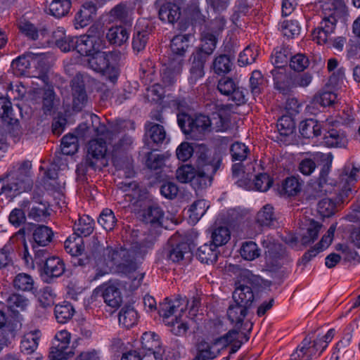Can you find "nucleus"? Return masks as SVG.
I'll return each mask as SVG.
<instances>
[{"label":"nucleus","mask_w":360,"mask_h":360,"mask_svg":"<svg viewBox=\"0 0 360 360\" xmlns=\"http://www.w3.org/2000/svg\"><path fill=\"white\" fill-rule=\"evenodd\" d=\"M102 295L106 304L112 308H118L122 302V297L119 288L113 285H108L104 289Z\"/></svg>","instance_id":"79ce46f5"},{"label":"nucleus","mask_w":360,"mask_h":360,"mask_svg":"<svg viewBox=\"0 0 360 360\" xmlns=\"http://www.w3.org/2000/svg\"><path fill=\"white\" fill-rule=\"evenodd\" d=\"M181 15V8L176 4L166 3L159 10V18L162 22L174 23Z\"/></svg>","instance_id":"e433bc0d"},{"label":"nucleus","mask_w":360,"mask_h":360,"mask_svg":"<svg viewBox=\"0 0 360 360\" xmlns=\"http://www.w3.org/2000/svg\"><path fill=\"white\" fill-rule=\"evenodd\" d=\"M96 12V3L85 1L81 9L75 14L74 25L76 29L87 26L91 21L93 15Z\"/></svg>","instance_id":"b1692460"},{"label":"nucleus","mask_w":360,"mask_h":360,"mask_svg":"<svg viewBox=\"0 0 360 360\" xmlns=\"http://www.w3.org/2000/svg\"><path fill=\"white\" fill-rule=\"evenodd\" d=\"M323 351H321L320 345L315 340L311 342V338L306 337L291 354L292 360H311L319 356Z\"/></svg>","instance_id":"f3484780"},{"label":"nucleus","mask_w":360,"mask_h":360,"mask_svg":"<svg viewBox=\"0 0 360 360\" xmlns=\"http://www.w3.org/2000/svg\"><path fill=\"white\" fill-rule=\"evenodd\" d=\"M95 229V221L89 215L80 216L73 226L74 234L82 238L90 236Z\"/></svg>","instance_id":"473e14b6"},{"label":"nucleus","mask_w":360,"mask_h":360,"mask_svg":"<svg viewBox=\"0 0 360 360\" xmlns=\"http://www.w3.org/2000/svg\"><path fill=\"white\" fill-rule=\"evenodd\" d=\"M124 245L122 247L106 248L107 259L115 271L132 278L135 272V238L131 236L128 238L127 232L122 235Z\"/></svg>","instance_id":"423d86ee"},{"label":"nucleus","mask_w":360,"mask_h":360,"mask_svg":"<svg viewBox=\"0 0 360 360\" xmlns=\"http://www.w3.org/2000/svg\"><path fill=\"white\" fill-rule=\"evenodd\" d=\"M329 8L332 12L323 17L319 27L331 34L335 30L338 19L346 12V6L343 0H332Z\"/></svg>","instance_id":"a211bd4d"},{"label":"nucleus","mask_w":360,"mask_h":360,"mask_svg":"<svg viewBox=\"0 0 360 360\" xmlns=\"http://www.w3.org/2000/svg\"><path fill=\"white\" fill-rule=\"evenodd\" d=\"M53 236L51 228L45 225H36L32 231L31 243L46 248L52 242Z\"/></svg>","instance_id":"bb28decb"},{"label":"nucleus","mask_w":360,"mask_h":360,"mask_svg":"<svg viewBox=\"0 0 360 360\" xmlns=\"http://www.w3.org/2000/svg\"><path fill=\"white\" fill-rule=\"evenodd\" d=\"M13 249L10 243H6L0 249V269H9L13 267L12 259Z\"/></svg>","instance_id":"69168bd1"},{"label":"nucleus","mask_w":360,"mask_h":360,"mask_svg":"<svg viewBox=\"0 0 360 360\" xmlns=\"http://www.w3.org/2000/svg\"><path fill=\"white\" fill-rule=\"evenodd\" d=\"M40 338L41 332L39 330L25 334L20 342V351L26 354H33L38 347Z\"/></svg>","instance_id":"72a5a7b5"},{"label":"nucleus","mask_w":360,"mask_h":360,"mask_svg":"<svg viewBox=\"0 0 360 360\" xmlns=\"http://www.w3.org/2000/svg\"><path fill=\"white\" fill-rule=\"evenodd\" d=\"M56 94L53 88H47L42 93V110L45 115H51L54 111Z\"/></svg>","instance_id":"5fc2aeb1"},{"label":"nucleus","mask_w":360,"mask_h":360,"mask_svg":"<svg viewBox=\"0 0 360 360\" xmlns=\"http://www.w3.org/2000/svg\"><path fill=\"white\" fill-rule=\"evenodd\" d=\"M221 158L219 154L210 152L201 153L198 160V169L190 165L179 167L176 172L181 183H191L195 190L203 188L211 184L212 176L219 169Z\"/></svg>","instance_id":"f03ea898"},{"label":"nucleus","mask_w":360,"mask_h":360,"mask_svg":"<svg viewBox=\"0 0 360 360\" xmlns=\"http://www.w3.org/2000/svg\"><path fill=\"white\" fill-rule=\"evenodd\" d=\"M61 152L66 155H74L77 151V138L73 134L64 136L61 139Z\"/></svg>","instance_id":"680f3d73"},{"label":"nucleus","mask_w":360,"mask_h":360,"mask_svg":"<svg viewBox=\"0 0 360 360\" xmlns=\"http://www.w3.org/2000/svg\"><path fill=\"white\" fill-rule=\"evenodd\" d=\"M115 55L111 51H96L87 58L88 67L96 72L101 73L112 83H115L119 76L118 69L112 63Z\"/></svg>","instance_id":"9d476101"},{"label":"nucleus","mask_w":360,"mask_h":360,"mask_svg":"<svg viewBox=\"0 0 360 360\" xmlns=\"http://www.w3.org/2000/svg\"><path fill=\"white\" fill-rule=\"evenodd\" d=\"M103 47V41L98 37L86 34L77 37L76 51L82 56L89 58Z\"/></svg>","instance_id":"6ab92c4d"},{"label":"nucleus","mask_w":360,"mask_h":360,"mask_svg":"<svg viewBox=\"0 0 360 360\" xmlns=\"http://www.w3.org/2000/svg\"><path fill=\"white\" fill-rule=\"evenodd\" d=\"M70 8V0H53L49 4V14L56 18H60L69 13Z\"/></svg>","instance_id":"de8ad7c7"},{"label":"nucleus","mask_w":360,"mask_h":360,"mask_svg":"<svg viewBox=\"0 0 360 360\" xmlns=\"http://www.w3.org/2000/svg\"><path fill=\"white\" fill-rule=\"evenodd\" d=\"M230 153L233 161L243 162L250 153V149L245 143L237 141L231 146Z\"/></svg>","instance_id":"e2e57ef3"},{"label":"nucleus","mask_w":360,"mask_h":360,"mask_svg":"<svg viewBox=\"0 0 360 360\" xmlns=\"http://www.w3.org/2000/svg\"><path fill=\"white\" fill-rule=\"evenodd\" d=\"M211 238V242L219 248L228 243L231 238V233L227 227L220 226L214 229Z\"/></svg>","instance_id":"864d4df0"},{"label":"nucleus","mask_w":360,"mask_h":360,"mask_svg":"<svg viewBox=\"0 0 360 360\" xmlns=\"http://www.w3.org/2000/svg\"><path fill=\"white\" fill-rule=\"evenodd\" d=\"M323 121L319 122L314 119H306L300 122L299 131L305 139L320 137L322 134Z\"/></svg>","instance_id":"c85d7f7f"},{"label":"nucleus","mask_w":360,"mask_h":360,"mask_svg":"<svg viewBox=\"0 0 360 360\" xmlns=\"http://www.w3.org/2000/svg\"><path fill=\"white\" fill-rule=\"evenodd\" d=\"M226 336L214 340L212 342L202 341L198 346L197 360H209L216 358L219 354V349L216 346L222 340H226Z\"/></svg>","instance_id":"a878e982"},{"label":"nucleus","mask_w":360,"mask_h":360,"mask_svg":"<svg viewBox=\"0 0 360 360\" xmlns=\"http://www.w3.org/2000/svg\"><path fill=\"white\" fill-rule=\"evenodd\" d=\"M75 314V309L71 303L63 302L56 304L54 308V315L56 319L59 323H65L68 322Z\"/></svg>","instance_id":"ea45409f"},{"label":"nucleus","mask_w":360,"mask_h":360,"mask_svg":"<svg viewBox=\"0 0 360 360\" xmlns=\"http://www.w3.org/2000/svg\"><path fill=\"white\" fill-rule=\"evenodd\" d=\"M337 100V94L333 91L322 90L314 97V101L322 106H330L333 105Z\"/></svg>","instance_id":"774afa93"},{"label":"nucleus","mask_w":360,"mask_h":360,"mask_svg":"<svg viewBox=\"0 0 360 360\" xmlns=\"http://www.w3.org/2000/svg\"><path fill=\"white\" fill-rule=\"evenodd\" d=\"M254 298V293L250 286L240 281L236 283V288L233 293V299L236 303L248 307L253 302Z\"/></svg>","instance_id":"cd10ccee"},{"label":"nucleus","mask_w":360,"mask_h":360,"mask_svg":"<svg viewBox=\"0 0 360 360\" xmlns=\"http://www.w3.org/2000/svg\"><path fill=\"white\" fill-rule=\"evenodd\" d=\"M340 127V121L333 117L323 121L322 134L320 136L323 146L328 148H344L347 146V135Z\"/></svg>","instance_id":"9b49d317"},{"label":"nucleus","mask_w":360,"mask_h":360,"mask_svg":"<svg viewBox=\"0 0 360 360\" xmlns=\"http://www.w3.org/2000/svg\"><path fill=\"white\" fill-rule=\"evenodd\" d=\"M191 34H179L171 41L172 54L163 64L162 81L165 86L174 84L181 75L184 64V55L189 46Z\"/></svg>","instance_id":"39448f33"},{"label":"nucleus","mask_w":360,"mask_h":360,"mask_svg":"<svg viewBox=\"0 0 360 360\" xmlns=\"http://www.w3.org/2000/svg\"><path fill=\"white\" fill-rule=\"evenodd\" d=\"M240 254L243 259L252 261L260 255V250L255 242L247 241L242 244Z\"/></svg>","instance_id":"4d7b16f0"},{"label":"nucleus","mask_w":360,"mask_h":360,"mask_svg":"<svg viewBox=\"0 0 360 360\" xmlns=\"http://www.w3.org/2000/svg\"><path fill=\"white\" fill-rule=\"evenodd\" d=\"M276 127L281 136H288L292 134L295 129V122L291 116L283 115L276 124Z\"/></svg>","instance_id":"0e129e2a"},{"label":"nucleus","mask_w":360,"mask_h":360,"mask_svg":"<svg viewBox=\"0 0 360 360\" xmlns=\"http://www.w3.org/2000/svg\"><path fill=\"white\" fill-rule=\"evenodd\" d=\"M219 253V252L216 245L210 242L200 246L195 255L200 262L210 264L217 262Z\"/></svg>","instance_id":"2f4dec72"},{"label":"nucleus","mask_w":360,"mask_h":360,"mask_svg":"<svg viewBox=\"0 0 360 360\" xmlns=\"http://www.w3.org/2000/svg\"><path fill=\"white\" fill-rule=\"evenodd\" d=\"M248 307L237 304L230 305L227 310V316L229 321L236 326H240L247 315Z\"/></svg>","instance_id":"a18cd8bd"},{"label":"nucleus","mask_w":360,"mask_h":360,"mask_svg":"<svg viewBox=\"0 0 360 360\" xmlns=\"http://www.w3.org/2000/svg\"><path fill=\"white\" fill-rule=\"evenodd\" d=\"M145 129L144 142L148 148H153V145L159 146L166 141L167 135L163 126L148 122L145 124Z\"/></svg>","instance_id":"aec40b11"},{"label":"nucleus","mask_w":360,"mask_h":360,"mask_svg":"<svg viewBox=\"0 0 360 360\" xmlns=\"http://www.w3.org/2000/svg\"><path fill=\"white\" fill-rule=\"evenodd\" d=\"M189 251V247L186 243H179L172 245L166 251V258L169 262L177 263L184 259V255Z\"/></svg>","instance_id":"c03bdc74"},{"label":"nucleus","mask_w":360,"mask_h":360,"mask_svg":"<svg viewBox=\"0 0 360 360\" xmlns=\"http://www.w3.org/2000/svg\"><path fill=\"white\" fill-rule=\"evenodd\" d=\"M330 165H326L320 172L319 182L314 189L317 191V195L321 196L327 193H331L332 189L337 193L335 200L326 198L318 203L317 210L323 217H330L337 211V205L344 203L352 194L353 187L358 179V173L360 167L354 163H346L344 167L338 172V179L333 186L332 184L327 182L326 176L329 172Z\"/></svg>","instance_id":"f257e3e1"},{"label":"nucleus","mask_w":360,"mask_h":360,"mask_svg":"<svg viewBox=\"0 0 360 360\" xmlns=\"http://www.w3.org/2000/svg\"><path fill=\"white\" fill-rule=\"evenodd\" d=\"M133 148V139L124 134L112 145V155L115 158H122Z\"/></svg>","instance_id":"4c0bfd02"},{"label":"nucleus","mask_w":360,"mask_h":360,"mask_svg":"<svg viewBox=\"0 0 360 360\" xmlns=\"http://www.w3.org/2000/svg\"><path fill=\"white\" fill-rule=\"evenodd\" d=\"M5 301L8 309L13 313L25 310L30 304L27 297L15 292L9 294Z\"/></svg>","instance_id":"58836bf2"},{"label":"nucleus","mask_w":360,"mask_h":360,"mask_svg":"<svg viewBox=\"0 0 360 360\" xmlns=\"http://www.w3.org/2000/svg\"><path fill=\"white\" fill-rule=\"evenodd\" d=\"M16 25L20 32L27 39L32 41H36L39 39V30L37 27L25 17L22 16L19 18L17 20Z\"/></svg>","instance_id":"37998d69"},{"label":"nucleus","mask_w":360,"mask_h":360,"mask_svg":"<svg viewBox=\"0 0 360 360\" xmlns=\"http://www.w3.org/2000/svg\"><path fill=\"white\" fill-rule=\"evenodd\" d=\"M136 215L146 224L150 226V233L144 238L136 241V259L143 257L150 249L158 234V229L162 228L164 220V211L159 206L146 205L136 200Z\"/></svg>","instance_id":"20e7f679"},{"label":"nucleus","mask_w":360,"mask_h":360,"mask_svg":"<svg viewBox=\"0 0 360 360\" xmlns=\"http://www.w3.org/2000/svg\"><path fill=\"white\" fill-rule=\"evenodd\" d=\"M274 208L271 205H265L257 212L256 220L262 226H270L274 220Z\"/></svg>","instance_id":"13d9d810"},{"label":"nucleus","mask_w":360,"mask_h":360,"mask_svg":"<svg viewBox=\"0 0 360 360\" xmlns=\"http://www.w3.org/2000/svg\"><path fill=\"white\" fill-rule=\"evenodd\" d=\"M64 248L67 253L72 257V263L74 266H86L89 259L83 256L84 245L83 238L79 236L72 233L64 243Z\"/></svg>","instance_id":"2eb2a0df"},{"label":"nucleus","mask_w":360,"mask_h":360,"mask_svg":"<svg viewBox=\"0 0 360 360\" xmlns=\"http://www.w3.org/2000/svg\"><path fill=\"white\" fill-rule=\"evenodd\" d=\"M106 142L102 139H93L89 142L87 154L84 161L77 167L79 174L85 175L89 170L96 171L103 165L107 153Z\"/></svg>","instance_id":"1a4fd4ad"},{"label":"nucleus","mask_w":360,"mask_h":360,"mask_svg":"<svg viewBox=\"0 0 360 360\" xmlns=\"http://www.w3.org/2000/svg\"><path fill=\"white\" fill-rule=\"evenodd\" d=\"M71 334L65 330H62L56 333L55 337L52 341L51 347L60 348L66 349V351H74V345L72 347L70 346Z\"/></svg>","instance_id":"8fccbe9b"},{"label":"nucleus","mask_w":360,"mask_h":360,"mask_svg":"<svg viewBox=\"0 0 360 360\" xmlns=\"http://www.w3.org/2000/svg\"><path fill=\"white\" fill-rule=\"evenodd\" d=\"M119 323L129 329L135 325V311L129 305L124 306L119 314Z\"/></svg>","instance_id":"052dcab7"},{"label":"nucleus","mask_w":360,"mask_h":360,"mask_svg":"<svg viewBox=\"0 0 360 360\" xmlns=\"http://www.w3.org/2000/svg\"><path fill=\"white\" fill-rule=\"evenodd\" d=\"M72 91L73 97V108L76 110H81L87 101V95L83 79L79 75L72 80Z\"/></svg>","instance_id":"393cba45"},{"label":"nucleus","mask_w":360,"mask_h":360,"mask_svg":"<svg viewBox=\"0 0 360 360\" xmlns=\"http://www.w3.org/2000/svg\"><path fill=\"white\" fill-rule=\"evenodd\" d=\"M290 54V51L287 47H278L274 49L271 57V63L274 65V68L271 71L272 75L274 70L282 75L287 73L284 67L288 63Z\"/></svg>","instance_id":"c756f323"},{"label":"nucleus","mask_w":360,"mask_h":360,"mask_svg":"<svg viewBox=\"0 0 360 360\" xmlns=\"http://www.w3.org/2000/svg\"><path fill=\"white\" fill-rule=\"evenodd\" d=\"M13 115L11 100L6 97L0 96V118L10 124L14 120Z\"/></svg>","instance_id":"6e6d98bb"},{"label":"nucleus","mask_w":360,"mask_h":360,"mask_svg":"<svg viewBox=\"0 0 360 360\" xmlns=\"http://www.w3.org/2000/svg\"><path fill=\"white\" fill-rule=\"evenodd\" d=\"M139 352L155 353L160 352V354H163L162 348V342L160 336L153 331L144 332L140 338Z\"/></svg>","instance_id":"5701e85b"},{"label":"nucleus","mask_w":360,"mask_h":360,"mask_svg":"<svg viewBox=\"0 0 360 360\" xmlns=\"http://www.w3.org/2000/svg\"><path fill=\"white\" fill-rule=\"evenodd\" d=\"M273 179L266 173H260L255 176L252 182V189L265 192L267 191L273 184Z\"/></svg>","instance_id":"bf43d9fd"},{"label":"nucleus","mask_w":360,"mask_h":360,"mask_svg":"<svg viewBox=\"0 0 360 360\" xmlns=\"http://www.w3.org/2000/svg\"><path fill=\"white\" fill-rule=\"evenodd\" d=\"M20 206L26 212L30 219L37 222L45 221L50 215L47 203L34 198L23 200Z\"/></svg>","instance_id":"dca6fc26"},{"label":"nucleus","mask_w":360,"mask_h":360,"mask_svg":"<svg viewBox=\"0 0 360 360\" xmlns=\"http://www.w3.org/2000/svg\"><path fill=\"white\" fill-rule=\"evenodd\" d=\"M30 68V62L25 55L18 56L11 63V68L17 76L25 75Z\"/></svg>","instance_id":"338daca9"},{"label":"nucleus","mask_w":360,"mask_h":360,"mask_svg":"<svg viewBox=\"0 0 360 360\" xmlns=\"http://www.w3.org/2000/svg\"><path fill=\"white\" fill-rule=\"evenodd\" d=\"M273 77L276 88L284 94L292 88L308 86L313 79L311 74L309 72L282 75L275 70L273 72Z\"/></svg>","instance_id":"f8f14e48"},{"label":"nucleus","mask_w":360,"mask_h":360,"mask_svg":"<svg viewBox=\"0 0 360 360\" xmlns=\"http://www.w3.org/2000/svg\"><path fill=\"white\" fill-rule=\"evenodd\" d=\"M106 38L111 44L120 46L128 39L129 32L122 25L112 27L108 30Z\"/></svg>","instance_id":"a19ab883"},{"label":"nucleus","mask_w":360,"mask_h":360,"mask_svg":"<svg viewBox=\"0 0 360 360\" xmlns=\"http://www.w3.org/2000/svg\"><path fill=\"white\" fill-rule=\"evenodd\" d=\"M177 122L179 127L188 139L193 140H203L210 131L211 121L210 117L198 115L194 117L186 113L177 115Z\"/></svg>","instance_id":"6e6552de"},{"label":"nucleus","mask_w":360,"mask_h":360,"mask_svg":"<svg viewBox=\"0 0 360 360\" xmlns=\"http://www.w3.org/2000/svg\"><path fill=\"white\" fill-rule=\"evenodd\" d=\"M321 224L314 220H310L308 227L305 233L302 234L301 243L304 245H307L314 242L317 238Z\"/></svg>","instance_id":"603ef678"},{"label":"nucleus","mask_w":360,"mask_h":360,"mask_svg":"<svg viewBox=\"0 0 360 360\" xmlns=\"http://www.w3.org/2000/svg\"><path fill=\"white\" fill-rule=\"evenodd\" d=\"M20 326L21 324L15 315L7 314L0 309V330L7 333L6 338L14 339Z\"/></svg>","instance_id":"7c9ffc66"},{"label":"nucleus","mask_w":360,"mask_h":360,"mask_svg":"<svg viewBox=\"0 0 360 360\" xmlns=\"http://www.w3.org/2000/svg\"><path fill=\"white\" fill-rule=\"evenodd\" d=\"M41 276L45 282L51 283L54 278L62 276L65 271V264L62 259L52 256L48 258L42 266Z\"/></svg>","instance_id":"4be33fe9"},{"label":"nucleus","mask_w":360,"mask_h":360,"mask_svg":"<svg viewBox=\"0 0 360 360\" xmlns=\"http://www.w3.org/2000/svg\"><path fill=\"white\" fill-rule=\"evenodd\" d=\"M193 60L190 70L189 82L195 84L199 79L204 77V65L207 59L200 53H194L193 54Z\"/></svg>","instance_id":"f704fd0d"},{"label":"nucleus","mask_w":360,"mask_h":360,"mask_svg":"<svg viewBox=\"0 0 360 360\" xmlns=\"http://www.w3.org/2000/svg\"><path fill=\"white\" fill-rule=\"evenodd\" d=\"M117 221L113 211L108 208L103 209L98 218V223L107 231H112Z\"/></svg>","instance_id":"3c124183"},{"label":"nucleus","mask_w":360,"mask_h":360,"mask_svg":"<svg viewBox=\"0 0 360 360\" xmlns=\"http://www.w3.org/2000/svg\"><path fill=\"white\" fill-rule=\"evenodd\" d=\"M13 287L15 290L22 292H27L34 294L37 292L35 283L33 278L25 273L17 274L13 281Z\"/></svg>","instance_id":"c9c22d12"},{"label":"nucleus","mask_w":360,"mask_h":360,"mask_svg":"<svg viewBox=\"0 0 360 360\" xmlns=\"http://www.w3.org/2000/svg\"><path fill=\"white\" fill-rule=\"evenodd\" d=\"M226 20L222 17L216 18L212 22V29L204 31L201 35V46L195 53L200 52L207 59V56L212 53L216 48L217 36L224 30Z\"/></svg>","instance_id":"ddd939ff"},{"label":"nucleus","mask_w":360,"mask_h":360,"mask_svg":"<svg viewBox=\"0 0 360 360\" xmlns=\"http://www.w3.org/2000/svg\"><path fill=\"white\" fill-rule=\"evenodd\" d=\"M30 161L16 162L0 176V195L15 197L23 192L31 191L33 179Z\"/></svg>","instance_id":"7ed1b4c3"},{"label":"nucleus","mask_w":360,"mask_h":360,"mask_svg":"<svg viewBox=\"0 0 360 360\" xmlns=\"http://www.w3.org/2000/svg\"><path fill=\"white\" fill-rule=\"evenodd\" d=\"M188 304L186 297L178 296L174 299L165 298L160 305V315L165 323L172 327L171 332L175 335H183L188 329L187 323L182 319Z\"/></svg>","instance_id":"0eeeda50"},{"label":"nucleus","mask_w":360,"mask_h":360,"mask_svg":"<svg viewBox=\"0 0 360 360\" xmlns=\"http://www.w3.org/2000/svg\"><path fill=\"white\" fill-rule=\"evenodd\" d=\"M209 207L210 205L205 200L195 201L188 210L190 220L193 223L198 222L205 214Z\"/></svg>","instance_id":"09e8293b"},{"label":"nucleus","mask_w":360,"mask_h":360,"mask_svg":"<svg viewBox=\"0 0 360 360\" xmlns=\"http://www.w3.org/2000/svg\"><path fill=\"white\" fill-rule=\"evenodd\" d=\"M335 229L336 224H332L329 227L326 233L323 236L321 240L302 255V258L300 259V262L305 265L314 257H315L319 252H323L327 249L333 240Z\"/></svg>","instance_id":"412c9836"},{"label":"nucleus","mask_w":360,"mask_h":360,"mask_svg":"<svg viewBox=\"0 0 360 360\" xmlns=\"http://www.w3.org/2000/svg\"><path fill=\"white\" fill-rule=\"evenodd\" d=\"M110 16L116 19L124 25L131 26L132 24V18L131 11L125 4H118L115 6L110 12Z\"/></svg>","instance_id":"49530a36"},{"label":"nucleus","mask_w":360,"mask_h":360,"mask_svg":"<svg viewBox=\"0 0 360 360\" xmlns=\"http://www.w3.org/2000/svg\"><path fill=\"white\" fill-rule=\"evenodd\" d=\"M119 188L124 193V199L119 202L122 214L128 221H132L135 214V181L129 179L119 183Z\"/></svg>","instance_id":"4468645a"}]
</instances>
